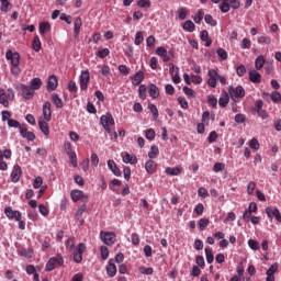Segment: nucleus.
<instances>
[{"label":"nucleus","mask_w":281,"mask_h":281,"mask_svg":"<svg viewBox=\"0 0 281 281\" xmlns=\"http://www.w3.org/2000/svg\"><path fill=\"white\" fill-rule=\"evenodd\" d=\"M228 95L233 102L238 103L240 102V99L245 98V88H243V86H237L236 88H234V86H229Z\"/></svg>","instance_id":"obj_1"},{"label":"nucleus","mask_w":281,"mask_h":281,"mask_svg":"<svg viewBox=\"0 0 281 281\" xmlns=\"http://www.w3.org/2000/svg\"><path fill=\"white\" fill-rule=\"evenodd\" d=\"M63 265H65V259L60 255H57L47 261L45 269L46 271H54L56 267H63Z\"/></svg>","instance_id":"obj_2"},{"label":"nucleus","mask_w":281,"mask_h":281,"mask_svg":"<svg viewBox=\"0 0 281 281\" xmlns=\"http://www.w3.org/2000/svg\"><path fill=\"white\" fill-rule=\"evenodd\" d=\"M19 132L23 139H27L29 142H34V139H36V134H34L33 132H29L27 125L25 124L19 126Z\"/></svg>","instance_id":"obj_3"},{"label":"nucleus","mask_w":281,"mask_h":281,"mask_svg":"<svg viewBox=\"0 0 281 281\" xmlns=\"http://www.w3.org/2000/svg\"><path fill=\"white\" fill-rule=\"evenodd\" d=\"M5 58L7 60H11L12 67H19L21 64V55L18 52L7 50Z\"/></svg>","instance_id":"obj_4"},{"label":"nucleus","mask_w":281,"mask_h":281,"mask_svg":"<svg viewBox=\"0 0 281 281\" xmlns=\"http://www.w3.org/2000/svg\"><path fill=\"white\" fill-rule=\"evenodd\" d=\"M85 251H87V246L82 243L79 244L78 249L74 251V262L80 265V262H82V254H85Z\"/></svg>","instance_id":"obj_5"},{"label":"nucleus","mask_w":281,"mask_h":281,"mask_svg":"<svg viewBox=\"0 0 281 281\" xmlns=\"http://www.w3.org/2000/svg\"><path fill=\"white\" fill-rule=\"evenodd\" d=\"M56 89H58V77H56V75H50L47 79L46 91L52 93V91H56Z\"/></svg>","instance_id":"obj_6"},{"label":"nucleus","mask_w":281,"mask_h":281,"mask_svg":"<svg viewBox=\"0 0 281 281\" xmlns=\"http://www.w3.org/2000/svg\"><path fill=\"white\" fill-rule=\"evenodd\" d=\"M106 274L109 278H115L117 276V266H115V260L110 259L108 266L105 267Z\"/></svg>","instance_id":"obj_7"},{"label":"nucleus","mask_w":281,"mask_h":281,"mask_svg":"<svg viewBox=\"0 0 281 281\" xmlns=\"http://www.w3.org/2000/svg\"><path fill=\"white\" fill-rule=\"evenodd\" d=\"M4 214L10 220L21 221V218H22L21 212L12 210V206L5 207Z\"/></svg>","instance_id":"obj_8"},{"label":"nucleus","mask_w":281,"mask_h":281,"mask_svg":"<svg viewBox=\"0 0 281 281\" xmlns=\"http://www.w3.org/2000/svg\"><path fill=\"white\" fill-rule=\"evenodd\" d=\"M20 90L24 100H32V98H34V91L30 86L21 85Z\"/></svg>","instance_id":"obj_9"},{"label":"nucleus","mask_w":281,"mask_h":281,"mask_svg":"<svg viewBox=\"0 0 281 281\" xmlns=\"http://www.w3.org/2000/svg\"><path fill=\"white\" fill-rule=\"evenodd\" d=\"M23 171L21 170V166L14 165L11 172V181L12 183H19Z\"/></svg>","instance_id":"obj_10"},{"label":"nucleus","mask_w":281,"mask_h":281,"mask_svg":"<svg viewBox=\"0 0 281 281\" xmlns=\"http://www.w3.org/2000/svg\"><path fill=\"white\" fill-rule=\"evenodd\" d=\"M91 80V76L89 75V70H85L80 76V89L81 91L87 90L89 81Z\"/></svg>","instance_id":"obj_11"},{"label":"nucleus","mask_w":281,"mask_h":281,"mask_svg":"<svg viewBox=\"0 0 281 281\" xmlns=\"http://www.w3.org/2000/svg\"><path fill=\"white\" fill-rule=\"evenodd\" d=\"M71 200L74 203H78V201H82L83 199L87 201L89 198L85 195V192L78 189H75L70 192Z\"/></svg>","instance_id":"obj_12"},{"label":"nucleus","mask_w":281,"mask_h":281,"mask_svg":"<svg viewBox=\"0 0 281 281\" xmlns=\"http://www.w3.org/2000/svg\"><path fill=\"white\" fill-rule=\"evenodd\" d=\"M248 78L254 85H260L262 82V75L258 70L252 69L248 72Z\"/></svg>","instance_id":"obj_13"},{"label":"nucleus","mask_w":281,"mask_h":281,"mask_svg":"<svg viewBox=\"0 0 281 281\" xmlns=\"http://www.w3.org/2000/svg\"><path fill=\"white\" fill-rule=\"evenodd\" d=\"M101 238L104 245H113L115 243V233H105L101 231Z\"/></svg>","instance_id":"obj_14"},{"label":"nucleus","mask_w":281,"mask_h":281,"mask_svg":"<svg viewBox=\"0 0 281 281\" xmlns=\"http://www.w3.org/2000/svg\"><path fill=\"white\" fill-rule=\"evenodd\" d=\"M43 115L46 122H52V103L49 101L43 104Z\"/></svg>","instance_id":"obj_15"},{"label":"nucleus","mask_w":281,"mask_h":281,"mask_svg":"<svg viewBox=\"0 0 281 281\" xmlns=\"http://www.w3.org/2000/svg\"><path fill=\"white\" fill-rule=\"evenodd\" d=\"M87 211V205L82 204L81 206L78 207L77 213L75 215L76 221L78 222L79 226L85 225V220L82 218V215Z\"/></svg>","instance_id":"obj_16"},{"label":"nucleus","mask_w":281,"mask_h":281,"mask_svg":"<svg viewBox=\"0 0 281 281\" xmlns=\"http://www.w3.org/2000/svg\"><path fill=\"white\" fill-rule=\"evenodd\" d=\"M101 124L102 126H113L115 125V120H113V115H111V113H106L101 116Z\"/></svg>","instance_id":"obj_17"},{"label":"nucleus","mask_w":281,"mask_h":281,"mask_svg":"<svg viewBox=\"0 0 281 281\" xmlns=\"http://www.w3.org/2000/svg\"><path fill=\"white\" fill-rule=\"evenodd\" d=\"M108 168L113 172L115 177H122V171L115 164V160H108Z\"/></svg>","instance_id":"obj_18"},{"label":"nucleus","mask_w":281,"mask_h":281,"mask_svg":"<svg viewBox=\"0 0 281 281\" xmlns=\"http://www.w3.org/2000/svg\"><path fill=\"white\" fill-rule=\"evenodd\" d=\"M272 100V102H274V104H279V102H281V94L278 91H273L271 92V94H269L268 92H263L262 93V98H269Z\"/></svg>","instance_id":"obj_19"},{"label":"nucleus","mask_w":281,"mask_h":281,"mask_svg":"<svg viewBox=\"0 0 281 281\" xmlns=\"http://www.w3.org/2000/svg\"><path fill=\"white\" fill-rule=\"evenodd\" d=\"M82 29V18H77L74 22V37L80 36V30Z\"/></svg>","instance_id":"obj_20"},{"label":"nucleus","mask_w":281,"mask_h":281,"mask_svg":"<svg viewBox=\"0 0 281 281\" xmlns=\"http://www.w3.org/2000/svg\"><path fill=\"white\" fill-rule=\"evenodd\" d=\"M145 170L148 175H155V172H157V162H155V160H148L145 164Z\"/></svg>","instance_id":"obj_21"},{"label":"nucleus","mask_w":281,"mask_h":281,"mask_svg":"<svg viewBox=\"0 0 281 281\" xmlns=\"http://www.w3.org/2000/svg\"><path fill=\"white\" fill-rule=\"evenodd\" d=\"M50 100L56 109H63V106H65L63 99L58 95V93H53Z\"/></svg>","instance_id":"obj_22"},{"label":"nucleus","mask_w":281,"mask_h":281,"mask_svg":"<svg viewBox=\"0 0 281 281\" xmlns=\"http://www.w3.org/2000/svg\"><path fill=\"white\" fill-rule=\"evenodd\" d=\"M148 93H149L150 98L156 100V98H159V88L155 83H151L148 87Z\"/></svg>","instance_id":"obj_23"},{"label":"nucleus","mask_w":281,"mask_h":281,"mask_svg":"<svg viewBox=\"0 0 281 281\" xmlns=\"http://www.w3.org/2000/svg\"><path fill=\"white\" fill-rule=\"evenodd\" d=\"M29 87L32 88L33 91H38V89L43 87V80L41 78H33Z\"/></svg>","instance_id":"obj_24"},{"label":"nucleus","mask_w":281,"mask_h":281,"mask_svg":"<svg viewBox=\"0 0 281 281\" xmlns=\"http://www.w3.org/2000/svg\"><path fill=\"white\" fill-rule=\"evenodd\" d=\"M52 31V24H49V22H42L40 23V34L42 36H45V34H47V32Z\"/></svg>","instance_id":"obj_25"},{"label":"nucleus","mask_w":281,"mask_h":281,"mask_svg":"<svg viewBox=\"0 0 281 281\" xmlns=\"http://www.w3.org/2000/svg\"><path fill=\"white\" fill-rule=\"evenodd\" d=\"M123 161L124 164H132V166H135V164H137V156L135 155H132L126 153L124 156H123Z\"/></svg>","instance_id":"obj_26"},{"label":"nucleus","mask_w":281,"mask_h":281,"mask_svg":"<svg viewBox=\"0 0 281 281\" xmlns=\"http://www.w3.org/2000/svg\"><path fill=\"white\" fill-rule=\"evenodd\" d=\"M144 82V71H138L134 75L132 83L135 86H139Z\"/></svg>","instance_id":"obj_27"},{"label":"nucleus","mask_w":281,"mask_h":281,"mask_svg":"<svg viewBox=\"0 0 281 281\" xmlns=\"http://www.w3.org/2000/svg\"><path fill=\"white\" fill-rule=\"evenodd\" d=\"M38 126L40 131L47 137V135H49V125L47 124V121L40 120Z\"/></svg>","instance_id":"obj_28"},{"label":"nucleus","mask_w":281,"mask_h":281,"mask_svg":"<svg viewBox=\"0 0 281 281\" xmlns=\"http://www.w3.org/2000/svg\"><path fill=\"white\" fill-rule=\"evenodd\" d=\"M0 104H3L5 109L10 106V102L8 101V94L4 89H0Z\"/></svg>","instance_id":"obj_29"},{"label":"nucleus","mask_w":281,"mask_h":281,"mask_svg":"<svg viewBox=\"0 0 281 281\" xmlns=\"http://www.w3.org/2000/svg\"><path fill=\"white\" fill-rule=\"evenodd\" d=\"M183 172V168L181 167H176V168H167L166 173L170 175V177H178V175H181Z\"/></svg>","instance_id":"obj_30"},{"label":"nucleus","mask_w":281,"mask_h":281,"mask_svg":"<svg viewBox=\"0 0 281 281\" xmlns=\"http://www.w3.org/2000/svg\"><path fill=\"white\" fill-rule=\"evenodd\" d=\"M229 93L224 92V94L218 100V104L222 109H225V106H227V104H229Z\"/></svg>","instance_id":"obj_31"},{"label":"nucleus","mask_w":281,"mask_h":281,"mask_svg":"<svg viewBox=\"0 0 281 281\" xmlns=\"http://www.w3.org/2000/svg\"><path fill=\"white\" fill-rule=\"evenodd\" d=\"M265 56L259 55L256 60H255V69H257V71H260V69H262V67H265Z\"/></svg>","instance_id":"obj_32"},{"label":"nucleus","mask_w":281,"mask_h":281,"mask_svg":"<svg viewBox=\"0 0 281 281\" xmlns=\"http://www.w3.org/2000/svg\"><path fill=\"white\" fill-rule=\"evenodd\" d=\"M148 109H149L150 113L153 114V120L154 121L159 120V110L157 109V105L149 103Z\"/></svg>","instance_id":"obj_33"},{"label":"nucleus","mask_w":281,"mask_h":281,"mask_svg":"<svg viewBox=\"0 0 281 281\" xmlns=\"http://www.w3.org/2000/svg\"><path fill=\"white\" fill-rule=\"evenodd\" d=\"M201 41L205 42V47H210L212 45V40H210V33L207 31L201 32Z\"/></svg>","instance_id":"obj_34"},{"label":"nucleus","mask_w":281,"mask_h":281,"mask_svg":"<svg viewBox=\"0 0 281 281\" xmlns=\"http://www.w3.org/2000/svg\"><path fill=\"white\" fill-rule=\"evenodd\" d=\"M278 271V263H272L267 270L266 274L268 278H276L274 273Z\"/></svg>","instance_id":"obj_35"},{"label":"nucleus","mask_w":281,"mask_h":281,"mask_svg":"<svg viewBox=\"0 0 281 281\" xmlns=\"http://www.w3.org/2000/svg\"><path fill=\"white\" fill-rule=\"evenodd\" d=\"M194 27H196V25H194V22H192L191 20L186 21L184 24L182 25V29L186 32H193Z\"/></svg>","instance_id":"obj_36"},{"label":"nucleus","mask_w":281,"mask_h":281,"mask_svg":"<svg viewBox=\"0 0 281 281\" xmlns=\"http://www.w3.org/2000/svg\"><path fill=\"white\" fill-rule=\"evenodd\" d=\"M157 155H159V147H157V145H154L150 147L148 157L149 159H157Z\"/></svg>","instance_id":"obj_37"},{"label":"nucleus","mask_w":281,"mask_h":281,"mask_svg":"<svg viewBox=\"0 0 281 281\" xmlns=\"http://www.w3.org/2000/svg\"><path fill=\"white\" fill-rule=\"evenodd\" d=\"M203 16H205V12L203 9H200L193 18L194 23H201L203 21Z\"/></svg>","instance_id":"obj_38"},{"label":"nucleus","mask_w":281,"mask_h":281,"mask_svg":"<svg viewBox=\"0 0 281 281\" xmlns=\"http://www.w3.org/2000/svg\"><path fill=\"white\" fill-rule=\"evenodd\" d=\"M41 37H38V35H35L34 36V40H33V49L34 52H41Z\"/></svg>","instance_id":"obj_39"},{"label":"nucleus","mask_w":281,"mask_h":281,"mask_svg":"<svg viewBox=\"0 0 281 281\" xmlns=\"http://www.w3.org/2000/svg\"><path fill=\"white\" fill-rule=\"evenodd\" d=\"M187 16H188V9L187 8L178 9V19H180V21H186Z\"/></svg>","instance_id":"obj_40"},{"label":"nucleus","mask_w":281,"mask_h":281,"mask_svg":"<svg viewBox=\"0 0 281 281\" xmlns=\"http://www.w3.org/2000/svg\"><path fill=\"white\" fill-rule=\"evenodd\" d=\"M210 225V220L209 218H200L199 221V229L200 232H205V227Z\"/></svg>","instance_id":"obj_41"},{"label":"nucleus","mask_w":281,"mask_h":281,"mask_svg":"<svg viewBox=\"0 0 281 281\" xmlns=\"http://www.w3.org/2000/svg\"><path fill=\"white\" fill-rule=\"evenodd\" d=\"M205 256H206V262L209 265H212V262H214V254L212 252V249L210 248H205Z\"/></svg>","instance_id":"obj_42"},{"label":"nucleus","mask_w":281,"mask_h":281,"mask_svg":"<svg viewBox=\"0 0 281 281\" xmlns=\"http://www.w3.org/2000/svg\"><path fill=\"white\" fill-rule=\"evenodd\" d=\"M204 21H205V23H207V25H211L212 27H216V25H217L216 20H214V18H212V15H210V14H206L204 16Z\"/></svg>","instance_id":"obj_43"},{"label":"nucleus","mask_w":281,"mask_h":281,"mask_svg":"<svg viewBox=\"0 0 281 281\" xmlns=\"http://www.w3.org/2000/svg\"><path fill=\"white\" fill-rule=\"evenodd\" d=\"M109 54H111V50H109V48H103L100 49L95 53V56H98V58H106V56H109Z\"/></svg>","instance_id":"obj_44"},{"label":"nucleus","mask_w":281,"mask_h":281,"mask_svg":"<svg viewBox=\"0 0 281 281\" xmlns=\"http://www.w3.org/2000/svg\"><path fill=\"white\" fill-rule=\"evenodd\" d=\"M101 75L104 76V78H110V76H111V67H109V65H103L101 67Z\"/></svg>","instance_id":"obj_45"},{"label":"nucleus","mask_w":281,"mask_h":281,"mask_svg":"<svg viewBox=\"0 0 281 281\" xmlns=\"http://www.w3.org/2000/svg\"><path fill=\"white\" fill-rule=\"evenodd\" d=\"M278 209H272V207H267L266 209V214H267V216H268V218H274L276 217V215L278 214Z\"/></svg>","instance_id":"obj_46"},{"label":"nucleus","mask_w":281,"mask_h":281,"mask_svg":"<svg viewBox=\"0 0 281 281\" xmlns=\"http://www.w3.org/2000/svg\"><path fill=\"white\" fill-rule=\"evenodd\" d=\"M144 43V33L142 31H138L136 33V36H135V41H134V44L135 45H140Z\"/></svg>","instance_id":"obj_47"},{"label":"nucleus","mask_w":281,"mask_h":281,"mask_svg":"<svg viewBox=\"0 0 281 281\" xmlns=\"http://www.w3.org/2000/svg\"><path fill=\"white\" fill-rule=\"evenodd\" d=\"M183 93H186L188 95V98H196V92H194V90H192V88L189 87H183L182 88Z\"/></svg>","instance_id":"obj_48"},{"label":"nucleus","mask_w":281,"mask_h":281,"mask_svg":"<svg viewBox=\"0 0 281 281\" xmlns=\"http://www.w3.org/2000/svg\"><path fill=\"white\" fill-rule=\"evenodd\" d=\"M258 43L260 45H271V37L270 36H259Z\"/></svg>","instance_id":"obj_49"},{"label":"nucleus","mask_w":281,"mask_h":281,"mask_svg":"<svg viewBox=\"0 0 281 281\" xmlns=\"http://www.w3.org/2000/svg\"><path fill=\"white\" fill-rule=\"evenodd\" d=\"M21 125L22 124L19 121L14 120V119H9L8 120L9 128H19Z\"/></svg>","instance_id":"obj_50"},{"label":"nucleus","mask_w":281,"mask_h":281,"mask_svg":"<svg viewBox=\"0 0 281 281\" xmlns=\"http://www.w3.org/2000/svg\"><path fill=\"white\" fill-rule=\"evenodd\" d=\"M249 148H252V150H260V143L257 140V138L250 139Z\"/></svg>","instance_id":"obj_51"},{"label":"nucleus","mask_w":281,"mask_h":281,"mask_svg":"<svg viewBox=\"0 0 281 281\" xmlns=\"http://www.w3.org/2000/svg\"><path fill=\"white\" fill-rule=\"evenodd\" d=\"M207 103L213 106V109H216L217 104H218V100L216 99V97L210 94L207 97Z\"/></svg>","instance_id":"obj_52"},{"label":"nucleus","mask_w":281,"mask_h":281,"mask_svg":"<svg viewBox=\"0 0 281 281\" xmlns=\"http://www.w3.org/2000/svg\"><path fill=\"white\" fill-rule=\"evenodd\" d=\"M248 247H250V249H252L254 251H258V249H260V244L254 239H249Z\"/></svg>","instance_id":"obj_53"},{"label":"nucleus","mask_w":281,"mask_h":281,"mask_svg":"<svg viewBox=\"0 0 281 281\" xmlns=\"http://www.w3.org/2000/svg\"><path fill=\"white\" fill-rule=\"evenodd\" d=\"M145 137L149 142H153V139H155V137H156L155 130H153V128L147 130L146 133H145Z\"/></svg>","instance_id":"obj_54"},{"label":"nucleus","mask_w":281,"mask_h":281,"mask_svg":"<svg viewBox=\"0 0 281 281\" xmlns=\"http://www.w3.org/2000/svg\"><path fill=\"white\" fill-rule=\"evenodd\" d=\"M236 74L237 76H239V78H243V76H245V74H247V68L245 67V65H240L236 68Z\"/></svg>","instance_id":"obj_55"},{"label":"nucleus","mask_w":281,"mask_h":281,"mask_svg":"<svg viewBox=\"0 0 281 281\" xmlns=\"http://www.w3.org/2000/svg\"><path fill=\"white\" fill-rule=\"evenodd\" d=\"M254 190H256V182H254V181L248 182V184H247V194L249 196H251V194H254Z\"/></svg>","instance_id":"obj_56"},{"label":"nucleus","mask_w":281,"mask_h":281,"mask_svg":"<svg viewBox=\"0 0 281 281\" xmlns=\"http://www.w3.org/2000/svg\"><path fill=\"white\" fill-rule=\"evenodd\" d=\"M74 247H76V244L74 238L70 237L66 240V249H68V251H74Z\"/></svg>","instance_id":"obj_57"},{"label":"nucleus","mask_w":281,"mask_h":281,"mask_svg":"<svg viewBox=\"0 0 281 281\" xmlns=\"http://www.w3.org/2000/svg\"><path fill=\"white\" fill-rule=\"evenodd\" d=\"M119 71L123 76H128V74H131V68H127L126 65H120L119 66Z\"/></svg>","instance_id":"obj_58"},{"label":"nucleus","mask_w":281,"mask_h":281,"mask_svg":"<svg viewBox=\"0 0 281 281\" xmlns=\"http://www.w3.org/2000/svg\"><path fill=\"white\" fill-rule=\"evenodd\" d=\"M138 95L140 100H146V87L144 85L139 86Z\"/></svg>","instance_id":"obj_59"},{"label":"nucleus","mask_w":281,"mask_h":281,"mask_svg":"<svg viewBox=\"0 0 281 281\" xmlns=\"http://www.w3.org/2000/svg\"><path fill=\"white\" fill-rule=\"evenodd\" d=\"M217 56H218L222 60H227V50H225V48H218V49H217Z\"/></svg>","instance_id":"obj_60"},{"label":"nucleus","mask_w":281,"mask_h":281,"mask_svg":"<svg viewBox=\"0 0 281 281\" xmlns=\"http://www.w3.org/2000/svg\"><path fill=\"white\" fill-rule=\"evenodd\" d=\"M101 258L106 260L109 258V248L106 246H101Z\"/></svg>","instance_id":"obj_61"},{"label":"nucleus","mask_w":281,"mask_h":281,"mask_svg":"<svg viewBox=\"0 0 281 281\" xmlns=\"http://www.w3.org/2000/svg\"><path fill=\"white\" fill-rule=\"evenodd\" d=\"M1 2V12H8V8H10V1L9 0H0Z\"/></svg>","instance_id":"obj_62"},{"label":"nucleus","mask_w":281,"mask_h":281,"mask_svg":"<svg viewBox=\"0 0 281 281\" xmlns=\"http://www.w3.org/2000/svg\"><path fill=\"white\" fill-rule=\"evenodd\" d=\"M213 170H214V172H221V171L225 170V164H223V162H216V164L213 166Z\"/></svg>","instance_id":"obj_63"},{"label":"nucleus","mask_w":281,"mask_h":281,"mask_svg":"<svg viewBox=\"0 0 281 281\" xmlns=\"http://www.w3.org/2000/svg\"><path fill=\"white\" fill-rule=\"evenodd\" d=\"M137 5L138 8H150V0H139Z\"/></svg>","instance_id":"obj_64"}]
</instances>
